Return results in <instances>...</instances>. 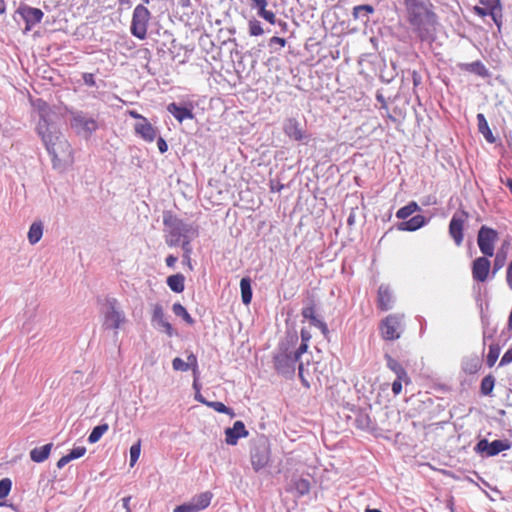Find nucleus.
Masks as SVG:
<instances>
[{"label":"nucleus","mask_w":512,"mask_h":512,"mask_svg":"<svg viewBox=\"0 0 512 512\" xmlns=\"http://www.w3.org/2000/svg\"><path fill=\"white\" fill-rule=\"evenodd\" d=\"M407 21L421 41L435 40L439 19L431 0H404Z\"/></svg>","instance_id":"nucleus-1"},{"label":"nucleus","mask_w":512,"mask_h":512,"mask_svg":"<svg viewBox=\"0 0 512 512\" xmlns=\"http://www.w3.org/2000/svg\"><path fill=\"white\" fill-rule=\"evenodd\" d=\"M36 130L52 157L54 168H61L73 163L74 153L70 143L58 131L51 129L46 117H41Z\"/></svg>","instance_id":"nucleus-2"},{"label":"nucleus","mask_w":512,"mask_h":512,"mask_svg":"<svg viewBox=\"0 0 512 512\" xmlns=\"http://www.w3.org/2000/svg\"><path fill=\"white\" fill-rule=\"evenodd\" d=\"M126 322L125 313L121 310L118 300L115 298L107 299L103 313V328L117 330L123 327Z\"/></svg>","instance_id":"nucleus-3"},{"label":"nucleus","mask_w":512,"mask_h":512,"mask_svg":"<svg viewBox=\"0 0 512 512\" xmlns=\"http://www.w3.org/2000/svg\"><path fill=\"white\" fill-rule=\"evenodd\" d=\"M403 329V315L398 314L388 315L381 321L379 325L382 338L388 341L399 339Z\"/></svg>","instance_id":"nucleus-4"},{"label":"nucleus","mask_w":512,"mask_h":512,"mask_svg":"<svg viewBox=\"0 0 512 512\" xmlns=\"http://www.w3.org/2000/svg\"><path fill=\"white\" fill-rule=\"evenodd\" d=\"M150 20L149 10L142 4L135 7L131 21V33L140 40L147 36L148 23Z\"/></svg>","instance_id":"nucleus-5"},{"label":"nucleus","mask_w":512,"mask_h":512,"mask_svg":"<svg viewBox=\"0 0 512 512\" xmlns=\"http://www.w3.org/2000/svg\"><path fill=\"white\" fill-rule=\"evenodd\" d=\"M497 239L498 233L496 230L487 226H482L479 229L477 243L484 256L492 257L494 255V246Z\"/></svg>","instance_id":"nucleus-6"},{"label":"nucleus","mask_w":512,"mask_h":512,"mask_svg":"<svg viewBox=\"0 0 512 512\" xmlns=\"http://www.w3.org/2000/svg\"><path fill=\"white\" fill-rule=\"evenodd\" d=\"M469 214L465 210L457 211L449 223V235L456 246H461L464 240V225L468 220Z\"/></svg>","instance_id":"nucleus-7"},{"label":"nucleus","mask_w":512,"mask_h":512,"mask_svg":"<svg viewBox=\"0 0 512 512\" xmlns=\"http://www.w3.org/2000/svg\"><path fill=\"white\" fill-rule=\"evenodd\" d=\"M16 13L19 14L25 22L24 33L29 32L35 25L39 24L44 17V13L41 9L26 4H21L16 10Z\"/></svg>","instance_id":"nucleus-8"},{"label":"nucleus","mask_w":512,"mask_h":512,"mask_svg":"<svg viewBox=\"0 0 512 512\" xmlns=\"http://www.w3.org/2000/svg\"><path fill=\"white\" fill-rule=\"evenodd\" d=\"M211 499L210 492L201 493L189 502L176 506L173 512H199L209 506Z\"/></svg>","instance_id":"nucleus-9"},{"label":"nucleus","mask_w":512,"mask_h":512,"mask_svg":"<svg viewBox=\"0 0 512 512\" xmlns=\"http://www.w3.org/2000/svg\"><path fill=\"white\" fill-rule=\"evenodd\" d=\"M512 447V443L509 440H494L488 442L486 439L480 440L475 449L477 452H485L487 456H496L500 452L509 450Z\"/></svg>","instance_id":"nucleus-10"},{"label":"nucleus","mask_w":512,"mask_h":512,"mask_svg":"<svg viewBox=\"0 0 512 512\" xmlns=\"http://www.w3.org/2000/svg\"><path fill=\"white\" fill-rule=\"evenodd\" d=\"M283 132L293 141H303L306 138V131L301 123L294 117L286 118L283 122Z\"/></svg>","instance_id":"nucleus-11"},{"label":"nucleus","mask_w":512,"mask_h":512,"mask_svg":"<svg viewBox=\"0 0 512 512\" xmlns=\"http://www.w3.org/2000/svg\"><path fill=\"white\" fill-rule=\"evenodd\" d=\"M298 359L292 353L279 352L274 357V366L279 373L287 374L295 371V365Z\"/></svg>","instance_id":"nucleus-12"},{"label":"nucleus","mask_w":512,"mask_h":512,"mask_svg":"<svg viewBox=\"0 0 512 512\" xmlns=\"http://www.w3.org/2000/svg\"><path fill=\"white\" fill-rule=\"evenodd\" d=\"M491 268L490 260L487 256L476 258L472 263V276L477 282H485L488 279Z\"/></svg>","instance_id":"nucleus-13"},{"label":"nucleus","mask_w":512,"mask_h":512,"mask_svg":"<svg viewBox=\"0 0 512 512\" xmlns=\"http://www.w3.org/2000/svg\"><path fill=\"white\" fill-rule=\"evenodd\" d=\"M72 128L78 132L93 133L98 129V123L94 118L86 117L83 114H76L71 120Z\"/></svg>","instance_id":"nucleus-14"},{"label":"nucleus","mask_w":512,"mask_h":512,"mask_svg":"<svg viewBox=\"0 0 512 512\" xmlns=\"http://www.w3.org/2000/svg\"><path fill=\"white\" fill-rule=\"evenodd\" d=\"M270 460V450L265 445L255 446L251 452V464L255 471H259L267 464Z\"/></svg>","instance_id":"nucleus-15"},{"label":"nucleus","mask_w":512,"mask_h":512,"mask_svg":"<svg viewBox=\"0 0 512 512\" xmlns=\"http://www.w3.org/2000/svg\"><path fill=\"white\" fill-rule=\"evenodd\" d=\"M135 133L146 142H153L157 138V128L154 127L147 118L137 122L134 126Z\"/></svg>","instance_id":"nucleus-16"},{"label":"nucleus","mask_w":512,"mask_h":512,"mask_svg":"<svg viewBox=\"0 0 512 512\" xmlns=\"http://www.w3.org/2000/svg\"><path fill=\"white\" fill-rule=\"evenodd\" d=\"M248 431L242 421H236L233 427L225 430V441L228 445H236L238 440L242 437H246Z\"/></svg>","instance_id":"nucleus-17"},{"label":"nucleus","mask_w":512,"mask_h":512,"mask_svg":"<svg viewBox=\"0 0 512 512\" xmlns=\"http://www.w3.org/2000/svg\"><path fill=\"white\" fill-rule=\"evenodd\" d=\"M251 2V7L257 10L258 16H260L261 18H263L265 21L272 25L276 23L275 13L272 10L267 9V0H251Z\"/></svg>","instance_id":"nucleus-18"},{"label":"nucleus","mask_w":512,"mask_h":512,"mask_svg":"<svg viewBox=\"0 0 512 512\" xmlns=\"http://www.w3.org/2000/svg\"><path fill=\"white\" fill-rule=\"evenodd\" d=\"M152 321L156 322L158 326L162 327L168 336H172L174 334L173 327L166 320L163 308L159 304L155 305L153 308Z\"/></svg>","instance_id":"nucleus-19"},{"label":"nucleus","mask_w":512,"mask_h":512,"mask_svg":"<svg viewBox=\"0 0 512 512\" xmlns=\"http://www.w3.org/2000/svg\"><path fill=\"white\" fill-rule=\"evenodd\" d=\"M378 308L382 311H387L393 306V296L388 286L381 285L378 289L377 296Z\"/></svg>","instance_id":"nucleus-20"},{"label":"nucleus","mask_w":512,"mask_h":512,"mask_svg":"<svg viewBox=\"0 0 512 512\" xmlns=\"http://www.w3.org/2000/svg\"><path fill=\"white\" fill-rule=\"evenodd\" d=\"M385 358H386V362H387V367L396 374V377H398L400 379H404V383L406 385L410 384L411 379L408 376L404 367L390 355H386Z\"/></svg>","instance_id":"nucleus-21"},{"label":"nucleus","mask_w":512,"mask_h":512,"mask_svg":"<svg viewBox=\"0 0 512 512\" xmlns=\"http://www.w3.org/2000/svg\"><path fill=\"white\" fill-rule=\"evenodd\" d=\"M167 110L171 113L175 119H177L180 123L186 119H192L194 117L192 111L186 107H182L177 105L176 103H170L167 106Z\"/></svg>","instance_id":"nucleus-22"},{"label":"nucleus","mask_w":512,"mask_h":512,"mask_svg":"<svg viewBox=\"0 0 512 512\" xmlns=\"http://www.w3.org/2000/svg\"><path fill=\"white\" fill-rule=\"evenodd\" d=\"M425 217L423 215H415L407 221L398 224L397 228L400 231H415L425 225Z\"/></svg>","instance_id":"nucleus-23"},{"label":"nucleus","mask_w":512,"mask_h":512,"mask_svg":"<svg viewBox=\"0 0 512 512\" xmlns=\"http://www.w3.org/2000/svg\"><path fill=\"white\" fill-rule=\"evenodd\" d=\"M52 446V443H49L41 447H36L32 449L30 452L31 460L36 463L44 462L46 459H48L51 453Z\"/></svg>","instance_id":"nucleus-24"},{"label":"nucleus","mask_w":512,"mask_h":512,"mask_svg":"<svg viewBox=\"0 0 512 512\" xmlns=\"http://www.w3.org/2000/svg\"><path fill=\"white\" fill-rule=\"evenodd\" d=\"M86 448L84 446H79L73 448L67 455L62 456L58 462L57 467L59 469L63 468L65 465H67L70 461L74 459L81 458L86 453Z\"/></svg>","instance_id":"nucleus-25"},{"label":"nucleus","mask_w":512,"mask_h":512,"mask_svg":"<svg viewBox=\"0 0 512 512\" xmlns=\"http://www.w3.org/2000/svg\"><path fill=\"white\" fill-rule=\"evenodd\" d=\"M302 315L304 318L309 319L312 325L320 328L324 333L327 332V325L316 317L314 305L303 308Z\"/></svg>","instance_id":"nucleus-26"},{"label":"nucleus","mask_w":512,"mask_h":512,"mask_svg":"<svg viewBox=\"0 0 512 512\" xmlns=\"http://www.w3.org/2000/svg\"><path fill=\"white\" fill-rule=\"evenodd\" d=\"M482 367V361L479 357H469L463 361L462 368L466 374H476Z\"/></svg>","instance_id":"nucleus-27"},{"label":"nucleus","mask_w":512,"mask_h":512,"mask_svg":"<svg viewBox=\"0 0 512 512\" xmlns=\"http://www.w3.org/2000/svg\"><path fill=\"white\" fill-rule=\"evenodd\" d=\"M43 235V224L41 221L33 222L28 231V241L31 245L38 243Z\"/></svg>","instance_id":"nucleus-28"},{"label":"nucleus","mask_w":512,"mask_h":512,"mask_svg":"<svg viewBox=\"0 0 512 512\" xmlns=\"http://www.w3.org/2000/svg\"><path fill=\"white\" fill-rule=\"evenodd\" d=\"M477 121H478V129L483 134L485 139L489 143H494L495 137H494L491 129L489 128V125H488V122H487L485 116L483 114L479 113L477 115Z\"/></svg>","instance_id":"nucleus-29"},{"label":"nucleus","mask_w":512,"mask_h":512,"mask_svg":"<svg viewBox=\"0 0 512 512\" xmlns=\"http://www.w3.org/2000/svg\"><path fill=\"white\" fill-rule=\"evenodd\" d=\"M460 68L462 70H465L468 72L476 73L477 75H479L481 77L488 76V71H487L486 67L480 61L461 64Z\"/></svg>","instance_id":"nucleus-30"},{"label":"nucleus","mask_w":512,"mask_h":512,"mask_svg":"<svg viewBox=\"0 0 512 512\" xmlns=\"http://www.w3.org/2000/svg\"><path fill=\"white\" fill-rule=\"evenodd\" d=\"M184 281L185 278L182 274H175L167 278V285L172 291L176 293H181L185 288Z\"/></svg>","instance_id":"nucleus-31"},{"label":"nucleus","mask_w":512,"mask_h":512,"mask_svg":"<svg viewBox=\"0 0 512 512\" xmlns=\"http://www.w3.org/2000/svg\"><path fill=\"white\" fill-rule=\"evenodd\" d=\"M241 298L244 304H250L252 300L251 280L249 277H244L240 281Z\"/></svg>","instance_id":"nucleus-32"},{"label":"nucleus","mask_w":512,"mask_h":512,"mask_svg":"<svg viewBox=\"0 0 512 512\" xmlns=\"http://www.w3.org/2000/svg\"><path fill=\"white\" fill-rule=\"evenodd\" d=\"M418 210H420L419 205L415 201H412L409 204H407L406 206L400 208L396 212V217L398 219H403L404 220V219L408 218L409 216H411L413 213H415Z\"/></svg>","instance_id":"nucleus-33"},{"label":"nucleus","mask_w":512,"mask_h":512,"mask_svg":"<svg viewBox=\"0 0 512 512\" xmlns=\"http://www.w3.org/2000/svg\"><path fill=\"white\" fill-rule=\"evenodd\" d=\"M310 482L307 479L299 478L293 482V489L297 491L299 496H304L310 492Z\"/></svg>","instance_id":"nucleus-34"},{"label":"nucleus","mask_w":512,"mask_h":512,"mask_svg":"<svg viewBox=\"0 0 512 512\" xmlns=\"http://www.w3.org/2000/svg\"><path fill=\"white\" fill-rule=\"evenodd\" d=\"M172 310L176 316L182 317V319L186 323H188L190 325H192L194 323V320L191 317V315L188 313L186 308L183 305H181L180 303L173 304Z\"/></svg>","instance_id":"nucleus-35"},{"label":"nucleus","mask_w":512,"mask_h":512,"mask_svg":"<svg viewBox=\"0 0 512 512\" xmlns=\"http://www.w3.org/2000/svg\"><path fill=\"white\" fill-rule=\"evenodd\" d=\"M495 385V379L492 375L485 376L480 385V391L483 395L488 396L492 393Z\"/></svg>","instance_id":"nucleus-36"},{"label":"nucleus","mask_w":512,"mask_h":512,"mask_svg":"<svg viewBox=\"0 0 512 512\" xmlns=\"http://www.w3.org/2000/svg\"><path fill=\"white\" fill-rule=\"evenodd\" d=\"M108 428V424H101L94 427L88 436V441L92 444L98 442L103 434L107 432Z\"/></svg>","instance_id":"nucleus-37"},{"label":"nucleus","mask_w":512,"mask_h":512,"mask_svg":"<svg viewBox=\"0 0 512 512\" xmlns=\"http://www.w3.org/2000/svg\"><path fill=\"white\" fill-rule=\"evenodd\" d=\"M500 346L498 344H491L486 359V363L489 367H493L500 355Z\"/></svg>","instance_id":"nucleus-38"},{"label":"nucleus","mask_w":512,"mask_h":512,"mask_svg":"<svg viewBox=\"0 0 512 512\" xmlns=\"http://www.w3.org/2000/svg\"><path fill=\"white\" fill-rule=\"evenodd\" d=\"M207 406L213 408L218 413H224V414L229 415L230 417H234L235 416V413H234L233 409L227 407L222 402L209 401V403H207Z\"/></svg>","instance_id":"nucleus-39"},{"label":"nucleus","mask_w":512,"mask_h":512,"mask_svg":"<svg viewBox=\"0 0 512 512\" xmlns=\"http://www.w3.org/2000/svg\"><path fill=\"white\" fill-rule=\"evenodd\" d=\"M374 12V8L373 6L369 5V4H363V5H358V6H355L353 8V17L354 19H359L363 13H365L366 16H368L369 14H372Z\"/></svg>","instance_id":"nucleus-40"},{"label":"nucleus","mask_w":512,"mask_h":512,"mask_svg":"<svg viewBox=\"0 0 512 512\" xmlns=\"http://www.w3.org/2000/svg\"><path fill=\"white\" fill-rule=\"evenodd\" d=\"M250 36H261L264 34V29L257 19H251L248 22Z\"/></svg>","instance_id":"nucleus-41"},{"label":"nucleus","mask_w":512,"mask_h":512,"mask_svg":"<svg viewBox=\"0 0 512 512\" xmlns=\"http://www.w3.org/2000/svg\"><path fill=\"white\" fill-rule=\"evenodd\" d=\"M506 257H507L506 251L503 248H501L497 252L495 259H494V265H493L494 272L500 270L505 265Z\"/></svg>","instance_id":"nucleus-42"},{"label":"nucleus","mask_w":512,"mask_h":512,"mask_svg":"<svg viewBox=\"0 0 512 512\" xmlns=\"http://www.w3.org/2000/svg\"><path fill=\"white\" fill-rule=\"evenodd\" d=\"M141 453V441L138 440L130 448V466L133 467L138 461Z\"/></svg>","instance_id":"nucleus-43"},{"label":"nucleus","mask_w":512,"mask_h":512,"mask_svg":"<svg viewBox=\"0 0 512 512\" xmlns=\"http://www.w3.org/2000/svg\"><path fill=\"white\" fill-rule=\"evenodd\" d=\"M489 16L493 19L494 23L497 25L498 28L502 25V9L501 5L498 4V6L494 5L489 11Z\"/></svg>","instance_id":"nucleus-44"},{"label":"nucleus","mask_w":512,"mask_h":512,"mask_svg":"<svg viewBox=\"0 0 512 512\" xmlns=\"http://www.w3.org/2000/svg\"><path fill=\"white\" fill-rule=\"evenodd\" d=\"M11 480L8 478H4L0 480V499H3L8 496L11 490Z\"/></svg>","instance_id":"nucleus-45"},{"label":"nucleus","mask_w":512,"mask_h":512,"mask_svg":"<svg viewBox=\"0 0 512 512\" xmlns=\"http://www.w3.org/2000/svg\"><path fill=\"white\" fill-rule=\"evenodd\" d=\"M172 367L175 371H187L189 369V364L181 358L176 357L172 361Z\"/></svg>","instance_id":"nucleus-46"},{"label":"nucleus","mask_w":512,"mask_h":512,"mask_svg":"<svg viewBox=\"0 0 512 512\" xmlns=\"http://www.w3.org/2000/svg\"><path fill=\"white\" fill-rule=\"evenodd\" d=\"M402 383H404V379L398 377L392 383V392L394 395H399L402 392Z\"/></svg>","instance_id":"nucleus-47"},{"label":"nucleus","mask_w":512,"mask_h":512,"mask_svg":"<svg viewBox=\"0 0 512 512\" xmlns=\"http://www.w3.org/2000/svg\"><path fill=\"white\" fill-rule=\"evenodd\" d=\"M273 45H279L281 48L286 46V40L282 37L273 36L269 39V46L272 47Z\"/></svg>","instance_id":"nucleus-48"},{"label":"nucleus","mask_w":512,"mask_h":512,"mask_svg":"<svg viewBox=\"0 0 512 512\" xmlns=\"http://www.w3.org/2000/svg\"><path fill=\"white\" fill-rule=\"evenodd\" d=\"M512 362V347L509 348L500 360V366L507 365Z\"/></svg>","instance_id":"nucleus-49"},{"label":"nucleus","mask_w":512,"mask_h":512,"mask_svg":"<svg viewBox=\"0 0 512 512\" xmlns=\"http://www.w3.org/2000/svg\"><path fill=\"white\" fill-rule=\"evenodd\" d=\"M299 377H300V380L302 382V384L305 386V387H309L310 384H309V381L306 379L305 377V373H304V365L303 363H300L299 364Z\"/></svg>","instance_id":"nucleus-50"},{"label":"nucleus","mask_w":512,"mask_h":512,"mask_svg":"<svg viewBox=\"0 0 512 512\" xmlns=\"http://www.w3.org/2000/svg\"><path fill=\"white\" fill-rule=\"evenodd\" d=\"M307 348H308V342H302L301 345L296 350V352L293 354L295 356H297V359L299 360L300 356L307 351Z\"/></svg>","instance_id":"nucleus-51"},{"label":"nucleus","mask_w":512,"mask_h":512,"mask_svg":"<svg viewBox=\"0 0 512 512\" xmlns=\"http://www.w3.org/2000/svg\"><path fill=\"white\" fill-rule=\"evenodd\" d=\"M480 3L485 6L484 8L490 11L494 5L498 6V4H500V0H480Z\"/></svg>","instance_id":"nucleus-52"},{"label":"nucleus","mask_w":512,"mask_h":512,"mask_svg":"<svg viewBox=\"0 0 512 512\" xmlns=\"http://www.w3.org/2000/svg\"><path fill=\"white\" fill-rule=\"evenodd\" d=\"M157 146L161 153H165L168 150V145L162 137L157 138Z\"/></svg>","instance_id":"nucleus-53"},{"label":"nucleus","mask_w":512,"mask_h":512,"mask_svg":"<svg viewBox=\"0 0 512 512\" xmlns=\"http://www.w3.org/2000/svg\"><path fill=\"white\" fill-rule=\"evenodd\" d=\"M189 364V369L190 368H195V367H198V361H197V357L191 353L190 355H188L187 357V362Z\"/></svg>","instance_id":"nucleus-54"},{"label":"nucleus","mask_w":512,"mask_h":512,"mask_svg":"<svg viewBox=\"0 0 512 512\" xmlns=\"http://www.w3.org/2000/svg\"><path fill=\"white\" fill-rule=\"evenodd\" d=\"M473 10L480 17H485V16L489 15V10L484 7L475 6L473 8Z\"/></svg>","instance_id":"nucleus-55"},{"label":"nucleus","mask_w":512,"mask_h":512,"mask_svg":"<svg viewBox=\"0 0 512 512\" xmlns=\"http://www.w3.org/2000/svg\"><path fill=\"white\" fill-rule=\"evenodd\" d=\"M506 281L510 289H512V261L507 268Z\"/></svg>","instance_id":"nucleus-56"},{"label":"nucleus","mask_w":512,"mask_h":512,"mask_svg":"<svg viewBox=\"0 0 512 512\" xmlns=\"http://www.w3.org/2000/svg\"><path fill=\"white\" fill-rule=\"evenodd\" d=\"M128 114L134 118V119H137L138 122H141V120H143V118H145L143 115L139 114L137 111L135 110H130L128 111Z\"/></svg>","instance_id":"nucleus-57"},{"label":"nucleus","mask_w":512,"mask_h":512,"mask_svg":"<svg viewBox=\"0 0 512 512\" xmlns=\"http://www.w3.org/2000/svg\"><path fill=\"white\" fill-rule=\"evenodd\" d=\"M177 262V258L173 255H169L166 258V264L168 267H174L175 263Z\"/></svg>","instance_id":"nucleus-58"},{"label":"nucleus","mask_w":512,"mask_h":512,"mask_svg":"<svg viewBox=\"0 0 512 512\" xmlns=\"http://www.w3.org/2000/svg\"><path fill=\"white\" fill-rule=\"evenodd\" d=\"M301 339H302V342H309V340L311 339L310 333L307 330L302 329L301 330Z\"/></svg>","instance_id":"nucleus-59"},{"label":"nucleus","mask_w":512,"mask_h":512,"mask_svg":"<svg viewBox=\"0 0 512 512\" xmlns=\"http://www.w3.org/2000/svg\"><path fill=\"white\" fill-rule=\"evenodd\" d=\"M84 81L86 84L94 85V77L93 74H84Z\"/></svg>","instance_id":"nucleus-60"},{"label":"nucleus","mask_w":512,"mask_h":512,"mask_svg":"<svg viewBox=\"0 0 512 512\" xmlns=\"http://www.w3.org/2000/svg\"><path fill=\"white\" fill-rule=\"evenodd\" d=\"M131 500V497L130 496H127V497H124L123 498V507L125 508L126 511H128V509H131L130 506H129V502Z\"/></svg>","instance_id":"nucleus-61"},{"label":"nucleus","mask_w":512,"mask_h":512,"mask_svg":"<svg viewBox=\"0 0 512 512\" xmlns=\"http://www.w3.org/2000/svg\"><path fill=\"white\" fill-rule=\"evenodd\" d=\"M195 399L205 405H207V403H209V401H206L202 395L200 394V392H196V395H195Z\"/></svg>","instance_id":"nucleus-62"},{"label":"nucleus","mask_w":512,"mask_h":512,"mask_svg":"<svg viewBox=\"0 0 512 512\" xmlns=\"http://www.w3.org/2000/svg\"><path fill=\"white\" fill-rule=\"evenodd\" d=\"M193 388L196 392H200L201 385L199 383V379H193Z\"/></svg>","instance_id":"nucleus-63"},{"label":"nucleus","mask_w":512,"mask_h":512,"mask_svg":"<svg viewBox=\"0 0 512 512\" xmlns=\"http://www.w3.org/2000/svg\"><path fill=\"white\" fill-rule=\"evenodd\" d=\"M507 327H508V329L510 331H512V309H511V312H510V315H509V318H508Z\"/></svg>","instance_id":"nucleus-64"}]
</instances>
